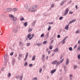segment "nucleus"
I'll list each match as a JSON object with an SVG mask.
<instances>
[{
	"label": "nucleus",
	"mask_w": 80,
	"mask_h": 80,
	"mask_svg": "<svg viewBox=\"0 0 80 80\" xmlns=\"http://www.w3.org/2000/svg\"><path fill=\"white\" fill-rule=\"evenodd\" d=\"M42 68H43V69L45 70V66L44 65L42 67Z\"/></svg>",
	"instance_id": "obj_49"
},
{
	"label": "nucleus",
	"mask_w": 80,
	"mask_h": 80,
	"mask_svg": "<svg viewBox=\"0 0 80 80\" xmlns=\"http://www.w3.org/2000/svg\"><path fill=\"white\" fill-rule=\"evenodd\" d=\"M58 48H56V49L54 50V52H58Z\"/></svg>",
	"instance_id": "obj_22"
},
{
	"label": "nucleus",
	"mask_w": 80,
	"mask_h": 80,
	"mask_svg": "<svg viewBox=\"0 0 80 80\" xmlns=\"http://www.w3.org/2000/svg\"><path fill=\"white\" fill-rule=\"evenodd\" d=\"M36 10H31V12H35V11Z\"/></svg>",
	"instance_id": "obj_55"
},
{
	"label": "nucleus",
	"mask_w": 80,
	"mask_h": 80,
	"mask_svg": "<svg viewBox=\"0 0 80 80\" xmlns=\"http://www.w3.org/2000/svg\"><path fill=\"white\" fill-rule=\"evenodd\" d=\"M15 59L13 58L12 61V65H14V64H15Z\"/></svg>",
	"instance_id": "obj_8"
},
{
	"label": "nucleus",
	"mask_w": 80,
	"mask_h": 80,
	"mask_svg": "<svg viewBox=\"0 0 80 80\" xmlns=\"http://www.w3.org/2000/svg\"><path fill=\"white\" fill-rule=\"evenodd\" d=\"M78 44H80V40L78 41Z\"/></svg>",
	"instance_id": "obj_64"
},
{
	"label": "nucleus",
	"mask_w": 80,
	"mask_h": 80,
	"mask_svg": "<svg viewBox=\"0 0 80 80\" xmlns=\"http://www.w3.org/2000/svg\"><path fill=\"white\" fill-rule=\"evenodd\" d=\"M69 10L68 9H67L65 11V12L64 14V16H65V15H67L68 12Z\"/></svg>",
	"instance_id": "obj_1"
},
{
	"label": "nucleus",
	"mask_w": 80,
	"mask_h": 80,
	"mask_svg": "<svg viewBox=\"0 0 80 80\" xmlns=\"http://www.w3.org/2000/svg\"><path fill=\"white\" fill-rule=\"evenodd\" d=\"M63 60H64V59L62 58V60H60V63H62L63 62Z\"/></svg>",
	"instance_id": "obj_24"
},
{
	"label": "nucleus",
	"mask_w": 80,
	"mask_h": 80,
	"mask_svg": "<svg viewBox=\"0 0 80 80\" xmlns=\"http://www.w3.org/2000/svg\"><path fill=\"white\" fill-rule=\"evenodd\" d=\"M38 79V78L37 77L34 78L32 79L33 80H37Z\"/></svg>",
	"instance_id": "obj_29"
},
{
	"label": "nucleus",
	"mask_w": 80,
	"mask_h": 80,
	"mask_svg": "<svg viewBox=\"0 0 80 80\" xmlns=\"http://www.w3.org/2000/svg\"><path fill=\"white\" fill-rule=\"evenodd\" d=\"M13 32H14V33H16L17 32V30L13 31Z\"/></svg>",
	"instance_id": "obj_54"
},
{
	"label": "nucleus",
	"mask_w": 80,
	"mask_h": 80,
	"mask_svg": "<svg viewBox=\"0 0 80 80\" xmlns=\"http://www.w3.org/2000/svg\"><path fill=\"white\" fill-rule=\"evenodd\" d=\"M8 61V59H5V63H7V62Z\"/></svg>",
	"instance_id": "obj_42"
},
{
	"label": "nucleus",
	"mask_w": 80,
	"mask_h": 80,
	"mask_svg": "<svg viewBox=\"0 0 80 80\" xmlns=\"http://www.w3.org/2000/svg\"><path fill=\"white\" fill-rule=\"evenodd\" d=\"M44 57H45V54H43L42 58H44Z\"/></svg>",
	"instance_id": "obj_56"
},
{
	"label": "nucleus",
	"mask_w": 80,
	"mask_h": 80,
	"mask_svg": "<svg viewBox=\"0 0 80 80\" xmlns=\"http://www.w3.org/2000/svg\"><path fill=\"white\" fill-rule=\"evenodd\" d=\"M9 17H10V18H13L14 17V16L12 14H9Z\"/></svg>",
	"instance_id": "obj_11"
},
{
	"label": "nucleus",
	"mask_w": 80,
	"mask_h": 80,
	"mask_svg": "<svg viewBox=\"0 0 80 80\" xmlns=\"http://www.w3.org/2000/svg\"><path fill=\"white\" fill-rule=\"evenodd\" d=\"M60 63H60V62H57V63H56L57 65H56V67H58V65H59Z\"/></svg>",
	"instance_id": "obj_13"
},
{
	"label": "nucleus",
	"mask_w": 80,
	"mask_h": 80,
	"mask_svg": "<svg viewBox=\"0 0 80 80\" xmlns=\"http://www.w3.org/2000/svg\"><path fill=\"white\" fill-rule=\"evenodd\" d=\"M7 11L8 12H10L12 10V8H8L7 9Z\"/></svg>",
	"instance_id": "obj_5"
},
{
	"label": "nucleus",
	"mask_w": 80,
	"mask_h": 80,
	"mask_svg": "<svg viewBox=\"0 0 80 80\" xmlns=\"http://www.w3.org/2000/svg\"><path fill=\"white\" fill-rule=\"evenodd\" d=\"M77 50H80V45H79L78 48Z\"/></svg>",
	"instance_id": "obj_31"
},
{
	"label": "nucleus",
	"mask_w": 80,
	"mask_h": 80,
	"mask_svg": "<svg viewBox=\"0 0 80 80\" xmlns=\"http://www.w3.org/2000/svg\"><path fill=\"white\" fill-rule=\"evenodd\" d=\"M33 66V64H30L29 65V67H31Z\"/></svg>",
	"instance_id": "obj_34"
},
{
	"label": "nucleus",
	"mask_w": 80,
	"mask_h": 80,
	"mask_svg": "<svg viewBox=\"0 0 80 80\" xmlns=\"http://www.w3.org/2000/svg\"><path fill=\"white\" fill-rule=\"evenodd\" d=\"M20 20H21V21H23V20H24V18H21L20 19Z\"/></svg>",
	"instance_id": "obj_30"
},
{
	"label": "nucleus",
	"mask_w": 80,
	"mask_h": 80,
	"mask_svg": "<svg viewBox=\"0 0 80 80\" xmlns=\"http://www.w3.org/2000/svg\"><path fill=\"white\" fill-rule=\"evenodd\" d=\"M32 9H36L37 8V6L34 5L32 7Z\"/></svg>",
	"instance_id": "obj_10"
},
{
	"label": "nucleus",
	"mask_w": 80,
	"mask_h": 80,
	"mask_svg": "<svg viewBox=\"0 0 80 80\" xmlns=\"http://www.w3.org/2000/svg\"><path fill=\"white\" fill-rule=\"evenodd\" d=\"M15 78H20V76L18 75V76L16 77Z\"/></svg>",
	"instance_id": "obj_48"
},
{
	"label": "nucleus",
	"mask_w": 80,
	"mask_h": 80,
	"mask_svg": "<svg viewBox=\"0 0 80 80\" xmlns=\"http://www.w3.org/2000/svg\"><path fill=\"white\" fill-rule=\"evenodd\" d=\"M69 26L68 25H67V26H66L65 28V29H66V30H67V29H68V27Z\"/></svg>",
	"instance_id": "obj_32"
},
{
	"label": "nucleus",
	"mask_w": 80,
	"mask_h": 80,
	"mask_svg": "<svg viewBox=\"0 0 80 80\" xmlns=\"http://www.w3.org/2000/svg\"><path fill=\"white\" fill-rule=\"evenodd\" d=\"M63 67L64 68V70L65 72L66 73L67 72V67L65 65H63Z\"/></svg>",
	"instance_id": "obj_6"
},
{
	"label": "nucleus",
	"mask_w": 80,
	"mask_h": 80,
	"mask_svg": "<svg viewBox=\"0 0 80 80\" xmlns=\"http://www.w3.org/2000/svg\"><path fill=\"white\" fill-rule=\"evenodd\" d=\"M52 46H49V49H50V50H52Z\"/></svg>",
	"instance_id": "obj_44"
},
{
	"label": "nucleus",
	"mask_w": 80,
	"mask_h": 80,
	"mask_svg": "<svg viewBox=\"0 0 80 80\" xmlns=\"http://www.w3.org/2000/svg\"><path fill=\"white\" fill-rule=\"evenodd\" d=\"M51 7L52 8H53V7H54V4H52L51 5Z\"/></svg>",
	"instance_id": "obj_45"
},
{
	"label": "nucleus",
	"mask_w": 80,
	"mask_h": 80,
	"mask_svg": "<svg viewBox=\"0 0 80 80\" xmlns=\"http://www.w3.org/2000/svg\"><path fill=\"white\" fill-rule=\"evenodd\" d=\"M69 62H70V61H69V59H68V58L66 59V62L65 65H68V64L69 63Z\"/></svg>",
	"instance_id": "obj_3"
},
{
	"label": "nucleus",
	"mask_w": 80,
	"mask_h": 80,
	"mask_svg": "<svg viewBox=\"0 0 80 80\" xmlns=\"http://www.w3.org/2000/svg\"><path fill=\"white\" fill-rule=\"evenodd\" d=\"M17 18L16 17H14L12 19V20L13 22H15V21H17Z\"/></svg>",
	"instance_id": "obj_9"
},
{
	"label": "nucleus",
	"mask_w": 80,
	"mask_h": 80,
	"mask_svg": "<svg viewBox=\"0 0 80 80\" xmlns=\"http://www.w3.org/2000/svg\"><path fill=\"white\" fill-rule=\"evenodd\" d=\"M23 55L22 54H19V57H22Z\"/></svg>",
	"instance_id": "obj_41"
},
{
	"label": "nucleus",
	"mask_w": 80,
	"mask_h": 80,
	"mask_svg": "<svg viewBox=\"0 0 80 80\" xmlns=\"http://www.w3.org/2000/svg\"><path fill=\"white\" fill-rule=\"evenodd\" d=\"M67 38H68V36H67L66 37H65L64 39L65 40H66V39H67Z\"/></svg>",
	"instance_id": "obj_57"
},
{
	"label": "nucleus",
	"mask_w": 80,
	"mask_h": 80,
	"mask_svg": "<svg viewBox=\"0 0 80 80\" xmlns=\"http://www.w3.org/2000/svg\"><path fill=\"white\" fill-rule=\"evenodd\" d=\"M74 69H76L77 68V65H74Z\"/></svg>",
	"instance_id": "obj_28"
},
{
	"label": "nucleus",
	"mask_w": 80,
	"mask_h": 80,
	"mask_svg": "<svg viewBox=\"0 0 80 80\" xmlns=\"http://www.w3.org/2000/svg\"><path fill=\"white\" fill-rule=\"evenodd\" d=\"M80 31H77L75 33H80Z\"/></svg>",
	"instance_id": "obj_39"
},
{
	"label": "nucleus",
	"mask_w": 80,
	"mask_h": 80,
	"mask_svg": "<svg viewBox=\"0 0 80 80\" xmlns=\"http://www.w3.org/2000/svg\"><path fill=\"white\" fill-rule=\"evenodd\" d=\"M36 23V21H35L33 22V23H34V24H35Z\"/></svg>",
	"instance_id": "obj_63"
},
{
	"label": "nucleus",
	"mask_w": 80,
	"mask_h": 80,
	"mask_svg": "<svg viewBox=\"0 0 80 80\" xmlns=\"http://www.w3.org/2000/svg\"><path fill=\"white\" fill-rule=\"evenodd\" d=\"M3 16L5 18H7V17L6 15H3Z\"/></svg>",
	"instance_id": "obj_33"
},
{
	"label": "nucleus",
	"mask_w": 80,
	"mask_h": 80,
	"mask_svg": "<svg viewBox=\"0 0 80 80\" xmlns=\"http://www.w3.org/2000/svg\"><path fill=\"white\" fill-rule=\"evenodd\" d=\"M11 76V73H9L8 75V77H9Z\"/></svg>",
	"instance_id": "obj_23"
},
{
	"label": "nucleus",
	"mask_w": 80,
	"mask_h": 80,
	"mask_svg": "<svg viewBox=\"0 0 80 80\" xmlns=\"http://www.w3.org/2000/svg\"><path fill=\"white\" fill-rule=\"evenodd\" d=\"M54 42V40H52L50 42V44H52V43H53Z\"/></svg>",
	"instance_id": "obj_27"
},
{
	"label": "nucleus",
	"mask_w": 80,
	"mask_h": 80,
	"mask_svg": "<svg viewBox=\"0 0 80 80\" xmlns=\"http://www.w3.org/2000/svg\"><path fill=\"white\" fill-rule=\"evenodd\" d=\"M57 37H58V38H60V35H58L57 36Z\"/></svg>",
	"instance_id": "obj_46"
},
{
	"label": "nucleus",
	"mask_w": 80,
	"mask_h": 80,
	"mask_svg": "<svg viewBox=\"0 0 80 80\" xmlns=\"http://www.w3.org/2000/svg\"><path fill=\"white\" fill-rule=\"evenodd\" d=\"M49 37V32H48L46 35V38H48Z\"/></svg>",
	"instance_id": "obj_15"
},
{
	"label": "nucleus",
	"mask_w": 80,
	"mask_h": 80,
	"mask_svg": "<svg viewBox=\"0 0 80 80\" xmlns=\"http://www.w3.org/2000/svg\"><path fill=\"white\" fill-rule=\"evenodd\" d=\"M42 45V44L41 43H38L37 44V45H38V46H41Z\"/></svg>",
	"instance_id": "obj_20"
},
{
	"label": "nucleus",
	"mask_w": 80,
	"mask_h": 80,
	"mask_svg": "<svg viewBox=\"0 0 80 80\" xmlns=\"http://www.w3.org/2000/svg\"><path fill=\"white\" fill-rule=\"evenodd\" d=\"M56 70H57V69H54L51 70L50 72L51 73H52V74H53V73H54L56 72Z\"/></svg>",
	"instance_id": "obj_2"
},
{
	"label": "nucleus",
	"mask_w": 80,
	"mask_h": 80,
	"mask_svg": "<svg viewBox=\"0 0 80 80\" xmlns=\"http://www.w3.org/2000/svg\"><path fill=\"white\" fill-rule=\"evenodd\" d=\"M21 79H22L23 78V74H22L21 76L20 77Z\"/></svg>",
	"instance_id": "obj_37"
},
{
	"label": "nucleus",
	"mask_w": 80,
	"mask_h": 80,
	"mask_svg": "<svg viewBox=\"0 0 80 80\" xmlns=\"http://www.w3.org/2000/svg\"><path fill=\"white\" fill-rule=\"evenodd\" d=\"M28 52H27V53H26V55L25 57H27V58H28Z\"/></svg>",
	"instance_id": "obj_40"
},
{
	"label": "nucleus",
	"mask_w": 80,
	"mask_h": 80,
	"mask_svg": "<svg viewBox=\"0 0 80 80\" xmlns=\"http://www.w3.org/2000/svg\"><path fill=\"white\" fill-rule=\"evenodd\" d=\"M35 57L36 56L35 55H34L32 58V60H35Z\"/></svg>",
	"instance_id": "obj_14"
},
{
	"label": "nucleus",
	"mask_w": 80,
	"mask_h": 80,
	"mask_svg": "<svg viewBox=\"0 0 80 80\" xmlns=\"http://www.w3.org/2000/svg\"><path fill=\"white\" fill-rule=\"evenodd\" d=\"M19 43L20 46H22V45H23V42H20Z\"/></svg>",
	"instance_id": "obj_12"
},
{
	"label": "nucleus",
	"mask_w": 80,
	"mask_h": 80,
	"mask_svg": "<svg viewBox=\"0 0 80 80\" xmlns=\"http://www.w3.org/2000/svg\"><path fill=\"white\" fill-rule=\"evenodd\" d=\"M27 24H28V23L27 22H24V25L25 27H27Z\"/></svg>",
	"instance_id": "obj_21"
},
{
	"label": "nucleus",
	"mask_w": 80,
	"mask_h": 80,
	"mask_svg": "<svg viewBox=\"0 0 80 80\" xmlns=\"http://www.w3.org/2000/svg\"><path fill=\"white\" fill-rule=\"evenodd\" d=\"M27 58L26 57H25V58H24V61L25 62V61H26V60H27Z\"/></svg>",
	"instance_id": "obj_51"
},
{
	"label": "nucleus",
	"mask_w": 80,
	"mask_h": 80,
	"mask_svg": "<svg viewBox=\"0 0 80 80\" xmlns=\"http://www.w3.org/2000/svg\"><path fill=\"white\" fill-rule=\"evenodd\" d=\"M8 56L7 54H6L5 55H4V59H6L7 58Z\"/></svg>",
	"instance_id": "obj_17"
},
{
	"label": "nucleus",
	"mask_w": 80,
	"mask_h": 80,
	"mask_svg": "<svg viewBox=\"0 0 80 80\" xmlns=\"http://www.w3.org/2000/svg\"><path fill=\"white\" fill-rule=\"evenodd\" d=\"M51 28V27L50 26H49L48 28V30H50Z\"/></svg>",
	"instance_id": "obj_53"
},
{
	"label": "nucleus",
	"mask_w": 80,
	"mask_h": 80,
	"mask_svg": "<svg viewBox=\"0 0 80 80\" xmlns=\"http://www.w3.org/2000/svg\"><path fill=\"white\" fill-rule=\"evenodd\" d=\"M44 36H45V34L44 33L42 34L41 35V37H44Z\"/></svg>",
	"instance_id": "obj_26"
},
{
	"label": "nucleus",
	"mask_w": 80,
	"mask_h": 80,
	"mask_svg": "<svg viewBox=\"0 0 80 80\" xmlns=\"http://www.w3.org/2000/svg\"><path fill=\"white\" fill-rule=\"evenodd\" d=\"M31 36H32L31 34H29L28 35L27 37L28 38H29L31 37Z\"/></svg>",
	"instance_id": "obj_16"
},
{
	"label": "nucleus",
	"mask_w": 80,
	"mask_h": 80,
	"mask_svg": "<svg viewBox=\"0 0 80 80\" xmlns=\"http://www.w3.org/2000/svg\"><path fill=\"white\" fill-rule=\"evenodd\" d=\"M27 62H25L24 64V66H27Z\"/></svg>",
	"instance_id": "obj_35"
},
{
	"label": "nucleus",
	"mask_w": 80,
	"mask_h": 80,
	"mask_svg": "<svg viewBox=\"0 0 80 80\" xmlns=\"http://www.w3.org/2000/svg\"><path fill=\"white\" fill-rule=\"evenodd\" d=\"M63 2H61V4H60V5L61 6H62V5H63Z\"/></svg>",
	"instance_id": "obj_58"
},
{
	"label": "nucleus",
	"mask_w": 80,
	"mask_h": 80,
	"mask_svg": "<svg viewBox=\"0 0 80 80\" xmlns=\"http://www.w3.org/2000/svg\"><path fill=\"white\" fill-rule=\"evenodd\" d=\"M78 59H80V54L78 55Z\"/></svg>",
	"instance_id": "obj_43"
},
{
	"label": "nucleus",
	"mask_w": 80,
	"mask_h": 80,
	"mask_svg": "<svg viewBox=\"0 0 80 80\" xmlns=\"http://www.w3.org/2000/svg\"><path fill=\"white\" fill-rule=\"evenodd\" d=\"M76 21V19L73 20L72 21H71L69 23V24H70V23H72L73 22H75Z\"/></svg>",
	"instance_id": "obj_7"
},
{
	"label": "nucleus",
	"mask_w": 80,
	"mask_h": 80,
	"mask_svg": "<svg viewBox=\"0 0 80 80\" xmlns=\"http://www.w3.org/2000/svg\"><path fill=\"white\" fill-rule=\"evenodd\" d=\"M42 59L43 62H45V59H44V58H42Z\"/></svg>",
	"instance_id": "obj_52"
},
{
	"label": "nucleus",
	"mask_w": 80,
	"mask_h": 80,
	"mask_svg": "<svg viewBox=\"0 0 80 80\" xmlns=\"http://www.w3.org/2000/svg\"><path fill=\"white\" fill-rule=\"evenodd\" d=\"M42 68L41 67L39 69V73H41L42 72Z\"/></svg>",
	"instance_id": "obj_19"
},
{
	"label": "nucleus",
	"mask_w": 80,
	"mask_h": 80,
	"mask_svg": "<svg viewBox=\"0 0 80 80\" xmlns=\"http://www.w3.org/2000/svg\"><path fill=\"white\" fill-rule=\"evenodd\" d=\"M63 17H60L59 18V20H62V19L63 18Z\"/></svg>",
	"instance_id": "obj_59"
},
{
	"label": "nucleus",
	"mask_w": 80,
	"mask_h": 80,
	"mask_svg": "<svg viewBox=\"0 0 80 80\" xmlns=\"http://www.w3.org/2000/svg\"><path fill=\"white\" fill-rule=\"evenodd\" d=\"M77 45L76 44L74 47V49L75 48H77Z\"/></svg>",
	"instance_id": "obj_47"
},
{
	"label": "nucleus",
	"mask_w": 80,
	"mask_h": 80,
	"mask_svg": "<svg viewBox=\"0 0 80 80\" xmlns=\"http://www.w3.org/2000/svg\"><path fill=\"white\" fill-rule=\"evenodd\" d=\"M13 11H17V8H13L12 9Z\"/></svg>",
	"instance_id": "obj_18"
},
{
	"label": "nucleus",
	"mask_w": 80,
	"mask_h": 80,
	"mask_svg": "<svg viewBox=\"0 0 80 80\" xmlns=\"http://www.w3.org/2000/svg\"><path fill=\"white\" fill-rule=\"evenodd\" d=\"M57 60H55L52 62V65H55L57 64Z\"/></svg>",
	"instance_id": "obj_4"
},
{
	"label": "nucleus",
	"mask_w": 80,
	"mask_h": 80,
	"mask_svg": "<svg viewBox=\"0 0 80 80\" xmlns=\"http://www.w3.org/2000/svg\"><path fill=\"white\" fill-rule=\"evenodd\" d=\"M63 56L62 55H61V57L60 58V59H62V57H63Z\"/></svg>",
	"instance_id": "obj_62"
},
{
	"label": "nucleus",
	"mask_w": 80,
	"mask_h": 80,
	"mask_svg": "<svg viewBox=\"0 0 80 80\" xmlns=\"http://www.w3.org/2000/svg\"><path fill=\"white\" fill-rule=\"evenodd\" d=\"M72 13H73V12H69V14H72Z\"/></svg>",
	"instance_id": "obj_60"
},
{
	"label": "nucleus",
	"mask_w": 80,
	"mask_h": 80,
	"mask_svg": "<svg viewBox=\"0 0 80 80\" xmlns=\"http://www.w3.org/2000/svg\"><path fill=\"white\" fill-rule=\"evenodd\" d=\"M28 37L26 38L25 40V41H27V40H28Z\"/></svg>",
	"instance_id": "obj_61"
},
{
	"label": "nucleus",
	"mask_w": 80,
	"mask_h": 80,
	"mask_svg": "<svg viewBox=\"0 0 80 80\" xmlns=\"http://www.w3.org/2000/svg\"><path fill=\"white\" fill-rule=\"evenodd\" d=\"M30 43H28L27 44V46H30Z\"/></svg>",
	"instance_id": "obj_38"
},
{
	"label": "nucleus",
	"mask_w": 80,
	"mask_h": 80,
	"mask_svg": "<svg viewBox=\"0 0 80 80\" xmlns=\"http://www.w3.org/2000/svg\"><path fill=\"white\" fill-rule=\"evenodd\" d=\"M47 41H44L43 43V44H46V43H47Z\"/></svg>",
	"instance_id": "obj_36"
},
{
	"label": "nucleus",
	"mask_w": 80,
	"mask_h": 80,
	"mask_svg": "<svg viewBox=\"0 0 80 80\" xmlns=\"http://www.w3.org/2000/svg\"><path fill=\"white\" fill-rule=\"evenodd\" d=\"M72 47H70L69 48V51H72Z\"/></svg>",
	"instance_id": "obj_25"
},
{
	"label": "nucleus",
	"mask_w": 80,
	"mask_h": 80,
	"mask_svg": "<svg viewBox=\"0 0 80 80\" xmlns=\"http://www.w3.org/2000/svg\"><path fill=\"white\" fill-rule=\"evenodd\" d=\"M10 55L11 56H12L13 55V52H12L10 54Z\"/></svg>",
	"instance_id": "obj_50"
}]
</instances>
